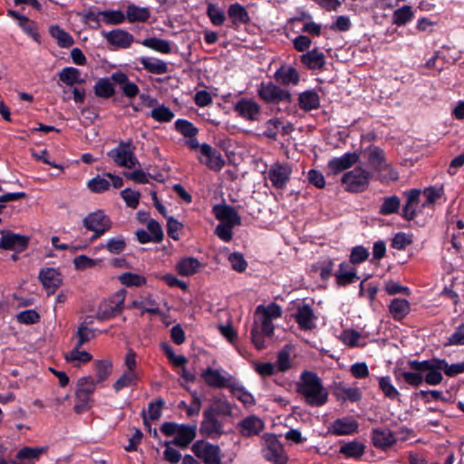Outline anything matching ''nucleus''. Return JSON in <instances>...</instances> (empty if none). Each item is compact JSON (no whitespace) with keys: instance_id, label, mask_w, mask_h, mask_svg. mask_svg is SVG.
<instances>
[{"instance_id":"nucleus-1","label":"nucleus","mask_w":464,"mask_h":464,"mask_svg":"<svg viewBox=\"0 0 464 464\" xmlns=\"http://www.w3.org/2000/svg\"><path fill=\"white\" fill-rule=\"evenodd\" d=\"M440 362V358L437 357L424 361L410 360L408 365L413 372L394 369L395 381L401 389L404 383L412 387H419L424 382L429 385H439L443 380Z\"/></svg>"},{"instance_id":"nucleus-2","label":"nucleus","mask_w":464,"mask_h":464,"mask_svg":"<svg viewBox=\"0 0 464 464\" xmlns=\"http://www.w3.org/2000/svg\"><path fill=\"white\" fill-rule=\"evenodd\" d=\"M296 392L304 401L313 407L323 406L328 399V392L323 386L321 379L314 372L304 371L296 383Z\"/></svg>"},{"instance_id":"nucleus-3","label":"nucleus","mask_w":464,"mask_h":464,"mask_svg":"<svg viewBox=\"0 0 464 464\" xmlns=\"http://www.w3.org/2000/svg\"><path fill=\"white\" fill-rule=\"evenodd\" d=\"M160 430L167 437L174 436L170 440L172 445L186 449L194 440L197 435L196 425L179 424L174 421H166L161 424Z\"/></svg>"},{"instance_id":"nucleus-4","label":"nucleus","mask_w":464,"mask_h":464,"mask_svg":"<svg viewBox=\"0 0 464 464\" xmlns=\"http://www.w3.org/2000/svg\"><path fill=\"white\" fill-rule=\"evenodd\" d=\"M97 384L92 376L81 377L78 380L75 391L76 403L73 407L76 413L82 414L92 408V394Z\"/></svg>"},{"instance_id":"nucleus-5","label":"nucleus","mask_w":464,"mask_h":464,"mask_svg":"<svg viewBox=\"0 0 464 464\" xmlns=\"http://www.w3.org/2000/svg\"><path fill=\"white\" fill-rule=\"evenodd\" d=\"M370 179L371 174L369 171L361 167H356L343 175L342 184L348 192L361 193L368 188Z\"/></svg>"},{"instance_id":"nucleus-6","label":"nucleus","mask_w":464,"mask_h":464,"mask_svg":"<svg viewBox=\"0 0 464 464\" xmlns=\"http://www.w3.org/2000/svg\"><path fill=\"white\" fill-rule=\"evenodd\" d=\"M82 225L87 230L93 232L91 237V241L93 242L111 229V220L103 210H97L88 214L83 218Z\"/></svg>"},{"instance_id":"nucleus-7","label":"nucleus","mask_w":464,"mask_h":464,"mask_svg":"<svg viewBox=\"0 0 464 464\" xmlns=\"http://www.w3.org/2000/svg\"><path fill=\"white\" fill-rule=\"evenodd\" d=\"M259 97L271 106H277V111H285L292 101L287 89H257Z\"/></svg>"},{"instance_id":"nucleus-8","label":"nucleus","mask_w":464,"mask_h":464,"mask_svg":"<svg viewBox=\"0 0 464 464\" xmlns=\"http://www.w3.org/2000/svg\"><path fill=\"white\" fill-rule=\"evenodd\" d=\"M236 115L247 121H259L261 119V107L251 98L242 97L234 103Z\"/></svg>"},{"instance_id":"nucleus-9","label":"nucleus","mask_w":464,"mask_h":464,"mask_svg":"<svg viewBox=\"0 0 464 464\" xmlns=\"http://www.w3.org/2000/svg\"><path fill=\"white\" fill-rule=\"evenodd\" d=\"M236 378L222 369L205 368V384L215 389H229Z\"/></svg>"},{"instance_id":"nucleus-10","label":"nucleus","mask_w":464,"mask_h":464,"mask_svg":"<svg viewBox=\"0 0 464 464\" xmlns=\"http://www.w3.org/2000/svg\"><path fill=\"white\" fill-rule=\"evenodd\" d=\"M0 249L22 252L28 247L30 237L12 232L11 230H1Z\"/></svg>"},{"instance_id":"nucleus-11","label":"nucleus","mask_w":464,"mask_h":464,"mask_svg":"<svg viewBox=\"0 0 464 464\" xmlns=\"http://www.w3.org/2000/svg\"><path fill=\"white\" fill-rule=\"evenodd\" d=\"M124 295L117 293L112 298L102 303L98 309L97 318L101 321L112 319L123 310Z\"/></svg>"},{"instance_id":"nucleus-12","label":"nucleus","mask_w":464,"mask_h":464,"mask_svg":"<svg viewBox=\"0 0 464 464\" xmlns=\"http://www.w3.org/2000/svg\"><path fill=\"white\" fill-rule=\"evenodd\" d=\"M292 174V168L288 164L274 163L268 169L267 175L272 185L277 189H284Z\"/></svg>"},{"instance_id":"nucleus-13","label":"nucleus","mask_w":464,"mask_h":464,"mask_svg":"<svg viewBox=\"0 0 464 464\" xmlns=\"http://www.w3.org/2000/svg\"><path fill=\"white\" fill-rule=\"evenodd\" d=\"M237 428L242 437L250 438L259 435L265 429V423L256 415H249L241 420Z\"/></svg>"},{"instance_id":"nucleus-14","label":"nucleus","mask_w":464,"mask_h":464,"mask_svg":"<svg viewBox=\"0 0 464 464\" xmlns=\"http://www.w3.org/2000/svg\"><path fill=\"white\" fill-rule=\"evenodd\" d=\"M294 318L301 330L311 331L315 328L316 316L308 304H298Z\"/></svg>"},{"instance_id":"nucleus-15","label":"nucleus","mask_w":464,"mask_h":464,"mask_svg":"<svg viewBox=\"0 0 464 464\" xmlns=\"http://www.w3.org/2000/svg\"><path fill=\"white\" fill-rule=\"evenodd\" d=\"M263 456L273 464H286V457L284 455L283 446L275 436L266 440V446L263 450Z\"/></svg>"},{"instance_id":"nucleus-16","label":"nucleus","mask_w":464,"mask_h":464,"mask_svg":"<svg viewBox=\"0 0 464 464\" xmlns=\"http://www.w3.org/2000/svg\"><path fill=\"white\" fill-rule=\"evenodd\" d=\"M7 15L17 21L18 26L25 34L36 43H40L41 37L38 32V26L34 21L12 9L7 10Z\"/></svg>"},{"instance_id":"nucleus-17","label":"nucleus","mask_w":464,"mask_h":464,"mask_svg":"<svg viewBox=\"0 0 464 464\" xmlns=\"http://www.w3.org/2000/svg\"><path fill=\"white\" fill-rule=\"evenodd\" d=\"M38 278L43 286L47 290L48 295L53 294L63 282L61 273L53 267L41 269Z\"/></svg>"},{"instance_id":"nucleus-18","label":"nucleus","mask_w":464,"mask_h":464,"mask_svg":"<svg viewBox=\"0 0 464 464\" xmlns=\"http://www.w3.org/2000/svg\"><path fill=\"white\" fill-rule=\"evenodd\" d=\"M359 424L352 417L338 418L328 428V432L335 436L351 435L357 432Z\"/></svg>"},{"instance_id":"nucleus-19","label":"nucleus","mask_w":464,"mask_h":464,"mask_svg":"<svg viewBox=\"0 0 464 464\" xmlns=\"http://www.w3.org/2000/svg\"><path fill=\"white\" fill-rule=\"evenodd\" d=\"M212 212L215 218L220 223H227L231 225H241V217L238 215L235 208L227 204H217L213 207Z\"/></svg>"},{"instance_id":"nucleus-20","label":"nucleus","mask_w":464,"mask_h":464,"mask_svg":"<svg viewBox=\"0 0 464 464\" xmlns=\"http://www.w3.org/2000/svg\"><path fill=\"white\" fill-rule=\"evenodd\" d=\"M371 439L375 448L385 450L397 441L393 432L388 428H375L372 430Z\"/></svg>"},{"instance_id":"nucleus-21","label":"nucleus","mask_w":464,"mask_h":464,"mask_svg":"<svg viewBox=\"0 0 464 464\" xmlns=\"http://www.w3.org/2000/svg\"><path fill=\"white\" fill-rule=\"evenodd\" d=\"M359 160V156L356 152H346L341 157L333 158L328 162V169L334 174L336 175L355 164Z\"/></svg>"},{"instance_id":"nucleus-22","label":"nucleus","mask_w":464,"mask_h":464,"mask_svg":"<svg viewBox=\"0 0 464 464\" xmlns=\"http://www.w3.org/2000/svg\"><path fill=\"white\" fill-rule=\"evenodd\" d=\"M135 147L132 145V141H120L119 145L107 152L108 157L113 160L116 165L120 167L127 166V160L130 156L131 150H134Z\"/></svg>"},{"instance_id":"nucleus-23","label":"nucleus","mask_w":464,"mask_h":464,"mask_svg":"<svg viewBox=\"0 0 464 464\" xmlns=\"http://www.w3.org/2000/svg\"><path fill=\"white\" fill-rule=\"evenodd\" d=\"M367 161L369 167L378 173H381L389 168L383 150L377 146H371L369 148Z\"/></svg>"},{"instance_id":"nucleus-24","label":"nucleus","mask_w":464,"mask_h":464,"mask_svg":"<svg viewBox=\"0 0 464 464\" xmlns=\"http://www.w3.org/2000/svg\"><path fill=\"white\" fill-rule=\"evenodd\" d=\"M104 36L110 44L117 48H128L134 41L132 34L121 29L107 32Z\"/></svg>"},{"instance_id":"nucleus-25","label":"nucleus","mask_w":464,"mask_h":464,"mask_svg":"<svg viewBox=\"0 0 464 464\" xmlns=\"http://www.w3.org/2000/svg\"><path fill=\"white\" fill-rule=\"evenodd\" d=\"M210 415L230 416L232 414V406L224 396H215L209 406L205 410Z\"/></svg>"},{"instance_id":"nucleus-26","label":"nucleus","mask_w":464,"mask_h":464,"mask_svg":"<svg viewBox=\"0 0 464 464\" xmlns=\"http://www.w3.org/2000/svg\"><path fill=\"white\" fill-rule=\"evenodd\" d=\"M224 434V423L205 411V438L217 439Z\"/></svg>"},{"instance_id":"nucleus-27","label":"nucleus","mask_w":464,"mask_h":464,"mask_svg":"<svg viewBox=\"0 0 464 464\" xmlns=\"http://www.w3.org/2000/svg\"><path fill=\"white\" fill-rule=\"evenodd\" d=\"M389 312L395 321L401 322L411 312V304L406 299L394 298L389 304Z\"/></svg>"},{"instance_id":"nucleus-28","label":"nucleus","mask_w":464,"mask_h":464,"mask_svg":"<svg viewBox=\"0 0 464 464\" xmlns=\"http://www.w3.org/2000/svg\"><path fill=\"white\" fill-rule=\"evenodd\" d=\"M205 164L214 171H219L225 165V160L220 151L205 143Z\"/></svg>"},{"instance_id":"nucleus-29","label":"nucleus","mask_w":464,"mask_h":464,"mask_svg":"<svg viewBox=\"0 0 464 464\" xmlns=\"http://www.w3.org/2000/svg\"><path fill=\"white\" fill-rule=\"evenodd\" d=\"M276 79L281 84L296 85L299 82V74L294 67L283 65L276 71Z\"/></svg>"},{"instance_id":"nucleus-30","label":"nucleus","mask_w":464,"mask_h":464,"mask_svg":"<svg viewBox=\"0 0 464 464\" xmlns=\"http://www.w3.org/2000/svg\"><path fill=\"white\" fill-rule=\"evenodd\" d=\"M365 445L356 440L344 443L339 452L347 459H360L365 452Z\"/></svg>"},{"instance_id":"nucleus-31","label":"nucleus","mask_w":464,"mask_h":464,"mask_svg":"<svg viewBox=\"0 0 464 464\" xmlns=\"http://www.w3.org/2000/svg\"><path fill=\"white\" fill-rule=\"evenodd\" d=\"M136 87L133 83L127 82V76L123 72H114L110 77L100 79L94 87Z\"/></svg>"},{"instance_id":"nucleus-32","label":"nucleus","mask_w":464,"mask_h":464,"mask_svg":"<svg viewBox=\"0 0 464 464\" xmlns=\"http://www.w3.org/2000/svg\"><path fill=\"white\" fill-rule=\"evenodd\" d=\"M59 77L64 84L72 86L83 83L85 74L77 68L66 67L60 72Z\"/></svg>"},{"instance_id":"nucleus-33","label":"nucleus","mask_w":464,"mask_h":464,"mask_svg":"<svg viewBox=\"0 0 464 464\" xmlns=\"http://www.w3.org/2000/svg\"><path fill=\"white\" fill-rule=\"evenodd\" d=\"M229 390L232 395L241 401L245 407H251L256 404L254 396L237 379Z\"/></svg>"},{"instance_id":"nucleus-34","label":"nucleus","mask_w":464,"mask_h":464,"mask_svg":"<svg viewBox=\"0 0 464 464\" xmlns=\"http://www.w3.org/2000/svg\"><path fill=\"white\" fill-rule=\"evenodd\" d=\"M299 107L304 111L316 110L320 107V99L315 92L307 90L299 94Z\"/></svg>"},{"instance_id":"nucleus-35","label":"nucleus","mask_w":464,"mask_h":464,"mask_svg":"<svg viewBox=\"0 0 464 464\" xmlns=\"http://www.w3.org/2000/svg\"><path fill=\"white\" fill-rule=\"evenodd\" d=\"M227 14L235 25L246 24L250 21L247 11L242 5L238 3H235L229 5Z\"/></svg>"},{"instance_id":"nucleus-36","label":"nucleus","mask_w":464,"mask_h":464,"mask_svg":"<svg viewBox=\"0 0 464 464\" xmlns=\"http://www.w3.org/2000/svg\"><path fill=\"white\" fill-rule=\"evenodd\" d=\"M82 347L74 345L72 350L68 352L64 358L66 362H72L74 366H80L81 363H87L92 361V355L87 352L81 350Z\"/></svg>"},{"instance_id":"nucleus-37","label":"nucleus","mask_w":464,"mask_h":464,"mask_svg":"<svg viewBox=\"0 0 464 464\" xmlns=\"http://www.w3.org/2000/svg\"><path fill=\"white\" fill-rule=\"evenodd\" d=\"M49 32L51 36L56 40L57 44L62 48H68L74 43L72 36L59 25H52Z\"/></svg>"},{"instance_id":"nucleus-38","label":"nucleus","mask_w":464,"mask_h":464,"mask_svg":"<svg viewBox=\"0 0 464 464\" xmlns=\"http://www.w3.org/2000/svg\"><path fill=\"white\" fill-rule=\"evenodd\" d=\"M150 15L149 8L130 5L126 10L125 19L130 23L145 22L149 19Z\"/></svg>"},{"instance_id":"nucleus-39","label":"nucleus","mask_w":464,"mask_h":464,"mask_svg":"<svg viewBox=\"0 0 464 464\" xmlns=\"http://www.w3.org/2000/svg\"><path fill=\"white\" fill-rule=\"evenodd\" d=\"M140 62L144 69L152 73L161 74L168 71V64L164 61L157 58L141 57Z\"/></svg>"},{"instance_id":"nucleus-40","label":"nucleus","mask_w":464,"mask_h":464,"mask_svg":"<svg viewBox=\"0 0 464 464\" xmlns=\"http://www.w3.org/2000/svg\"><path fill=\"white\" fill-rule=\"evenodd\" d=\"M303 63L310 69H320L324 64V55L322 52L314 49L301 56Z\"/></svg>"},{"instance_id":"nucleus-41","label":"nucleus","mask_w":464,"mask_h":464,"mask_svg":"<svg viewBox=\"0 0 464 464\" xmlns=\"http://www.w3.org/2000/svg\"><path fill=\"white\" fill-rule=\"evenodd\" d=\"M97 19L106 24H119L125 21V14L121 10H103L97 13Z\"/></svg>"},{"instance_id":"nucleus-42","label":"nucleus","mask_w":464,"mask_h":464,"mask_svg":"<svg viewBox=\"0 0 464 464\" xmlns=\"http://www.w3.org/2000/svg\"><path fill=\"white\" fill-rule=\"evenodd\" d=\"M139 43L147 48H150L161 53H169L171 52L170 43L164 39L150 37Z\"/></svg>"},{"instance_id":"nucleus-43","label":"nucleus","mask_w":464,"mask_h":464,"mask_svg":"<svg viewBox=\"0 0 464 464\" xmlns=\"http://www.w3.org/2000/svg\"><path fill=\"white\" fill-rule=\"evenodd\" d=\"M94 370L96 372V383L102 382L108 379L112 372V362L111 360H96L94 362Z\"/></svg>"},{"instance_id":"nucleus-44","label":"nucleus","mask_w":464,"mask_h":464,"mask_svg":"<svg viewBox=\"0 0 464 464\" xmlns=\"http://www.w3.org/2000/svg\"><path fill=\"white\" fill-rule=\"evenodd\" d=\"M335 394L339 399L351 402H357L362 399V392L359 388L346 387L342 384L336 387Z\"/></svg>"},{"instance_id":"nucleus-45","label":"nucleus","mask_w":464,"mask_h":464,"mask_svg":"<svg viewBox=\"0 0 464 464\" xmlns=\"http://www.w3.org/2000/svg\"><path fill=\"white\" fill-rule=\"evenodd\" d=\"M200 266V262L194 257L182 258L176 266L178 273L181 276H188L197 272Z\"/></svg>"},{"instance_id":"nucleus-46","label":"nucleus","mask_w":464,"mask_h":464,"mask_svg":"<svg viewBox=\"0 0 464 464\" xmlns=\"http://www.w3.org/2000/svg\"><path fill=\"white\" fill-rule=\"evenodd\" d=\"M334 266V260L330 257H326L314 264L312 268L313 271L319 272L320 277L323 281H328L333 276Z\"/></svg>"},{"instance_id":"nucleus-47","label":"nucleus","mask_w":464,"mask_h":464,"mask_svg":"<svg viewBox=\"0 0 464 464\" xmlns=\"http://www.w3.org/2000/svg\"><path fill=\"white\" fill-rule=\"evenodd\" d=\"M127 244L124 237L119 235L110 238L106 244H101L100 248H105L112 255H120L126 249Z\"/></svg>"},{"instance_id":"nucleus-48","label":"nucleus","mask_w":464,"mask_h":464,"mask_svg":"<svg viewBox=\"0 0 464 464\" xmlns=\"http://www.w3.org/2000/svg\"><path fill=\"white\" fill-rule=\"evenodd\" d=\"M335 283L339 287H344L348 285L353 284L360 277L357 275L356 268H350L347 272H343L342 270H337L334 273Z\"/></svg>"},{"instance_id":"nucleus-49","label":"nucleus","mask_w":464,"mask_h":464,"mask_svg":"<svg viewBox=\"0 0 464 464\" xmlns=\"http://www.w3.org/2000/svg\"><path fill=\"white\" fill-rule=\"evenodd\" d=\"M222 451L218 445L205 441V464H222Z\"/></svg>"},{"instance_id":"nucleus-50","label":"nucleus","mask_w":464,"mask_h":464,"mask_svg":"<svg viewBox=\"0 0 464 464\" xmlns=\"http://www.w3.org/2000/svg\"><path fill=\"white\" fill-rule=\"evenodd\" d=\"M401 206V199L398 196L393 195L391 197H385L383 202L380 207L379 214L382 216H388L399 211Z\"/></svg>"},{"instance_id":"nucleus-51","label":"nucleus","mask_w":464,"mask_h":464,"mask_svg":"<svg viewBox=\"0 0 464 464\" xmlns=\"http://www.w3.org/2000/svg\"><path fill=\"white\" fill-rule=\"evenodd\" d=\"M175 130L186 138H193L198 133V129L192 122L184 119H178L174 124Z\"/></svg>"},{"instance_id":"nucleus-52","label":"nucleus","mask_w":464,"mask_h":464,"mask_svg":"<svg viewBox=\"0 0 464 464\" xmlns=\"http://www.w3.org/2000/svg\"><path fill=\"white\" fill-rule=\"evenodd\" d=\"M138 375L136 372H123L120 378L113 383V389L119 392L124 388L135 386L137 384Z\"/></svg>"},{"instance_id":"nucleus-53","label":"nucleus","mask_w":464,"mask_h":464,"mask_svg":"<svg viewBox=\"0 0 464 464\" xmlns=\"http://www.w3.org/2000/svg\"><path fill=\"white\" fill-rule=\"evenodd\" d=\"M413 18V12L410 5H403L396 9L392 14L393 24L397 25H404Z\"/></svg>"},{"instance_id":"nucleus-54","label":"nucleus","mask_w":464,"mask_h":464,"mask_svg":"<svg viewBox=\"0 0 464 464\" xmlns=\"http://www.w3.org/2000/svg\"><path fill=\"white\" fill-rule=\"evenodd\" d=\"M256 314L264 315L271 320L277 319L282 316L281 306L276 303H271L267 306L259 304L256 309Z\"/></svg>"},{"instance_id":"nucleus-55","label":"nucleus","mask_w":464,"mask_h":464,"mask_svg":"<svg viewBox=\"0 0 464 464\" xmlns=\"http://www.w3.org/2000/svg\"><path fill=\"white\" fill-rule=\"evenodd\" d=\"M46 448L44 447H24L21 450H19L16 453V459L20 460L24 459H29V460H35L38 459L39 457L45 452Z\"/></svg>"},{"instance_id":"nucleus-56","label":"nucleus","mask_w":464,"mask_h":464,"mask_svg":"<svg viewBox=\"0 0 464 464\" xmlns=\"http://www.w3.org/2000/svg\"><path fill=\"white\" fill-rule=\"evenodd\" d=\"M370 252L366 247L361 245L355 246L351 249L349 262L353 266L360 265L368 260Z\"/></svg>"},{"instance_id":"nucleus-57","label":"nucleus","mask_w":464,"mask_h":464,"mask_svg":"<svg viewBox=\"0 0 464 464\" xmlns=\"http://www.w3.org/2000/svg\"><path fill=\"white\" fill-rule=\"evenodd\" d=\"M379 388L384 396L395 400L400 396L398 390L392 385L390 376H382L379 378Z\"/></svg>"},{"instance_id":"nucleus-58","label":"nucleus","mask_w":464,"mask_h":464,"mask_svg":"<svg viewBox=\"0 0 464 464\" xmlns=\"http://www.w3.org/2000/svg\"><path fill=\"white\" fill-rule=\"evenodd\" d=\"M150 116L158 122H169L174 118V113L169 107L160 105L151 111Z\"/></svg>"},{"instance_id":"nucleus-59","label":"nucleus","mask_w":464,"mask_h":464,"mask_svg":"<svg viewBox=\"0 0 464 464\" xmlns=\"http://www.w3.org/2000/svg\"><path fill=\"white\" fill-rule=\"evenodd\" d=\"M77 342L74 345L78 347H82L86 343L91 341L95 337L94 330L87 327L85 323H82L79 325L78 330L76 332Z\"/></svg>"},{"instance_id":"nucleus-60","label":"nucleus","mask_w":464,"mask_h":464,"mask_svg":"<svg viewBox=\"0 0 464 464\" xmlns=\"http://www.w3.org/2000/svg\"><path fill=\"white\" fill-rule=\"evenodd\" d=\"M120 281L122 285L130 286H141L146 284V278L138 274L127 272L120 276Z\"/></svg>"},{"instance_id":"nucleus-61","label":"nucleus","mask_w":464,"mask_h":464,"mask_svg":"<svg viewBox=\"0 0 464 464\" xmlns=\"http://www.w3.org/2000/svg\"><path fill=\"white\" fill-rule=\"evenodd\" d=\"M87 187L93 193H102L110 188L111 183L98 175L88 181Z\"/></svg>"},{"instance_id":"nucleus-62","label":"nucleus","mask_w":464,"mask_h":464,"mask_svg":"<svg viewBox=\"0 0 464 464\" xmlns=\"http://www.w3.org/2000/svg\"><path fill=\"white\" fill-rule=\"evenodd\" d=\"M251 341L257 350H263L266 347L265 338L267 337L262 331H260L258 324L255 321L251 331Z\"/></svg>"},{"instance_id":"nucleus-63","label":"nucleus","mask_w":464,"mask_h":464,"mask_svg":"<svg viewBox=\"0 0 464 464\" xmlns=\"http://www.w3.org/2000/svg\"><path fill=\"white\" fill-rule=\"evenodd\" d=\"M228 261L232 269L238 273L246 271L247 267V262L244 258V256L239 252L231 253L228 256Z\"/></svg>"},{"instance_id":"nucleus-64","label":"nucleus","mask_w":464,"mask_h":464,"mask_svg":"<svg viewBox=\"0 0 464 464\" xmlns=\"http://www.w3.org/2000/svg\"><path fill=\"white\" fill-rule=\"evenodd\" d=\"M442 371L449 377H454L458 374L464 373V362L449 364L445 359H440Z\"/></svg>"}]
</instances>
